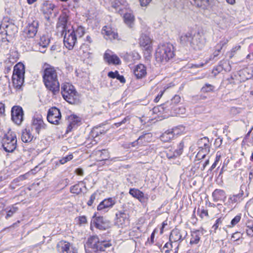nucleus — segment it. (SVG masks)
Wrapping results in <instances>:
<instances>
[{
	"instance_id": "obj_1",
	"label": "nucleus",
	"mask_w": 253,
	"mask_h": 253,
	"mask_svg": "<svg viewBox=\"0 0 253 253\" xmlns=\"http://www.w3.org/2000/svg\"><path fill=\"white\" fill-rule=\"evenodd\" d=\"M43 80L46 87L54 94L59 91L60 85L56 70L54 67L46 68L43 74Z\"/></svg>"
},
{
	"instance_id": "obj_2",
	"label": "nucleus",
	"mask_w": 253,
	"mask_h": 253,
	"mask_svg": "<svg viewBox=\"0 0 253 253\" xmlns=\"http://www.w3.org/2000/svg\"><path fill=\"white\" fill-rule=\"evenodd\" d=\"M173 46L169 43L158 45L155 52L157 62L166 63L174 56Z\"/></svg>"
},
{
	"instance_id": "obj_3",
	"label": "nucleus",
	"mask_w": 253,
	"mask_h": 253,
	"mask_svg": "<svg viewBox=\"0 0 253 253\" xmlns=\"http://www.w3.org/2000/svg\"><path fill=\"white\" fill-rule=\"evenodd\" d=\"M61 93L63 98L70 104H75L79 101V95L74 87L66 84L61 87Z\"/></svg>"
},
{
	"instance_id": "obj_4",
	"label": "nucleus",
	"mask_w": 253,
	"mask_h": 253,
	"mask_svg": "<svg viewBox=\"0 0 253 253\" xmlns=\"http://www.w3.org/2000/svg\"><path fill=\"white\" fill-rule=\"evenodd\" d=\"M2 147L7 152H12L16 148L17 139L15 134L8 132L5 134L2 139Z\"/></svg>"
},
{
	"instance_id": "obj_5",
	"label": "nucleus",
	"mask_w": 253,
	"mask_h": 253,
	"mask_svg": "<svg viewBox=\"0 0 253 253\" xmlns=\"http://www.w3.org/2000/svg\"><path fill=\"white\" fill-rule=\"evenodd\" d=\"M87 246L93 249L94 252L105 251L107 248L111 247V244L108 242L99 241L97 236L90 237L87 242Z\"/></svg>"
},
{
	"instance_id": "obj_6",
	"label": "nucleus",
	"mask_w": 253,
	"mask_h": 253,
	"mask_svg": "<svg viewBox=\"0 0 253 253\" xmlns=\"http://www.w3.org/2000/svg\"><path fill=\"white\" fill-rule=\"evenodd\" d=\"M199 152L197 155L198 159H204L210 151L211 144L209 139L207 137H204L199 139L197 142Z\"/></svg>"
},
{
	"instance_id": "obj_7",
	"label": "nucleus",
	"mask_w": 253,
	"mask_h": 253,
	"mask_svg": "<svg viewBox=\"0 0 253 253\" xmlns=\"http://www.w3.org/2000/svg\"><path fill=\"white\" fill-rule=\"evenodd\" d=\"M63 42L64 45L69 50L73 48L77 42L76 35L75 34L74 30L68 29L64 32Z\"/></svg>"
},
{
	"instance_id": "obj_8",
	"label": "nucleus",
	"mask_w": 253,
	"mask_h": 253,
	"mask_svg": "<svg viewBox=\"0 0 253 253\" xmlns=\"http://www.w3.org/2000/svg\"><path fill=\"white\" fill-rule=\"evenodd\" d=\"M45 125L44 123L42 118L41 115L35 116L32 121L31 131L34 132L37 137L40 134V131L45 128Z\"/></svg>"
},
{
	"instance_id": "obj_9",
	"label": "nucleus",
	"mask_w": 253,
	"mask_h": 253,
	"mask_svg": "<svg viewBox=\"0 0 253 253\" xmlns=\"http://www.w3.org/2000/svg\"><path fill=\"white\" fill-rule=\"evenodd\" d=\"M61 119V112L56 107H52L48 110L47 120L49 123L55 125L60 124V121Z\"/></svg>"
},
{
	"instance_id": "obj_10",
	"label": "nucleus",
	"mask_w": 253,
	"mask_h": 253,
	"mask_svg": "<svg viewBox=\"0 0 253 253\" xmlns=\"http://www.w3.org/2000/svg\"><path fill=\"white\" fill-rule=\"evenodd\" d=\"M39 27V21L35 18L29 19V23L25 28V33L27 37L30 38H34L37 34Z\"/></svg>"
},
{
	"instance_id": "obj_11",
	"label": "nucleus",
	"mask_w": 253,
	"mask_h": 253,
	"mask_svg": "<svg viewBox=\"0 0 253 253\" xmlns=\"http://www.w3.org/2000/svg\"><path fill=\"white\" fill-rule=\"evenodd\" d=\"M93 218V223L95 227L99 230H106L110 227V222L103 216H96L95 214Z\"/></svg>"
},
{
	"instance_id": "obj_12",
	"label": "nucleus",
	"mask_w": 253,
	"mask_h": 253,
	"mask_svg": "<svg viewBox=\"0 0 253 253\" xmlns=\"http://www.w3.org/2000/svg\"><path fill=\"white\" fill-rule=\"evenodd\" d=\"M68 21V16L65 13H62L58 18V21L57 23L56 28L58 32L61 33V35L63 36L64 32L68 30V27L67 23Z\"/></svg>"
},
{
	"instance_id": "obj_13",
	"label": "nucleus",
	"mask_w": 253,
	"mask_h": 253,
	"mask_svg": "<svg viewBox=\"0 0 253 253\" xmlns=\"http://www.w3.org/2000/svg\"><path fill=\"white\" fill-rule=\"evenodd\" d=\"M23 111L19 106H14L11 109V118L13 121L17 125L21 124L23 119Z\"/></svg>"
},
{
	"instance_id": "obj_14",
	"label": "nucleus",
	"mask_w": 253,
	"mask_h": 253,
	"mask_svg": "<svg viewBox=\"0 0 253 253\" xmlns=\"http://www.w3.org/2000/svg\"><path fill=\"white\" fill-rule=\"evenodd\" d=\"M205 41L199 34H194L190 46L195 50H201L205 46Z\"/></svg>"
},
{
	"instance_id": "obj_15",
	"label": "nucleus",
	"mask_w": 253,
	"mask_h": 253,
	"mask_svg": "<svg viewBox=\"0 0 253 253\" xmlns=\"http://www.w3.org/2000/svg\"><path fill=\"white\" fill-rule=\"evenodd\" d=\"M128 214L124 211H120L116 213V223L119 226L128 224Z\"/></svg>"
},
{
	"instance_id": "obj_16",
	"label": "nucleus",
	"mask_w": 253,
	"mask_h": 253,
	"mask_svg": "<svg viewBox=\"0 0 253 253\" xmlns=\"http://www.w3.org/2000/svg\"><path fill=\"white\" fill-rule=\"evenodd\" d=\"M129 194L133 197L137 199L141 203H144L145 201L148 199V196H145L144 194L139 190L135 188H130Z\"/></svg>"
},
{
	"instance_id": "obj_17",
	"label": "nucleus",
	"mask_w": 253,
	"mask_h": 253,
	"mask_svg": "<svg viewBox=\"0 0 253 253\" xmlns=\"http://www.w3.org/2000/svg\"><path fill=\"white\" fill-rule=\"evenodd\" d=\"M102 34L106 40H113L117 39L118 37V34L114 31H113L112 28L108 26H105L103 27Z\"/></svg>"
},
{
	"instance_id": "obj_18",
	"label": "nucleus",
	"mask_w": 253,
	"mask_h": 253,
	"mask_svg": "<svg viewBox=\"0 0 253 253\" xmlns=\"http://www.w3.org/2000/svg\"><path fill=\"white\" fill-rule=\"evenodd\" d=\"M139 44L141 46L145 48L147 51H151L152 49L151 40L146 34H142L139 39Z\"/></svg>"
},
{
	"instance_id": "obj_19",
	"label": "nucleus",
	"mask_w": 253,
	"mask_h": 253,
	"mask_svg": "<svg viewBox=\"0 0 253 253\" xmlns=\"http://www.w3.org/2000/svg\"><path fill=\"white\" fill-rule=\"evenodd\" d=\"M116 203L115 199L112 198H109L104 199L97 206L98 211H102L108 208H112Z\"/></svg>"
},
{
	"instance_id": "obj_20",
	"label": "nucleus",
	"mask_w": 253,
	"mask_h": 253,
	"mask_svg": "<svg viewBox=\"0 0 253 253\" xmlns=\"http://www.w3.org/2000/svg\"><path fill=\"white\" fill-rule=\"evenodd\" d=\"M57 247L60 253H77L76 251L70 250V244L66 241H60L57 244Z\"/></svg>"
},
{
	"instance_id": "obj_21",
	"label": "nucleus",
	"mask_w": 253,
	"mask_h": 253,
	"mask_svg": "<svg viewBox=\"0 0 253 253\" xmlns=\"http://www.w3.org/2000/svg\"><path fill=\"white\" fill-rule=\"evenodd\" d=\"M104 59L109 64L119 65L121 63V60L118 56L111 54L107 51L104 53Z\"/></svg>"
},
{
	"instance_id": "obj_22",
	"label": "nucleus",
	"mask_w": 253,
	"mask_h": 253,
	"mask_svg": "<svg viewBox=\"0 0 253 253\" xmlns=\"http://www.w3.org/2000/svg\"><path fill=\"white\" fill-rule=\"evenodd\" d=\"M212 196L213 201L215 202L218 201L224 202L226 198L225 192L223 190L218 189L213 191Z\"/></svg>"
},
{
	"instance_id": "obj_23",
	"label": "nucleus",
	"mask_w": 253,
	"mask_h": 253,
	"mask_svg": "<svg viewBox=\"0 0 253 253\" xmlns=\"http://www.w3.org/2000/svg\"><path fill=\"white\" fill-rule=\"evenodd\" d=\"M133 73L137 79H141L144 77L147 74L146 67L143 64H138L134 69Z\"/></svg>"
},
{
	"instance_id": "obj_24",
	"label": "nucleus",
	"mask_w": 253,
	"mask_h": 253,
	"mask_svg": "<svg viewBox=\"0 0 253 253\" xmlns=\"http://www.w3.org/2000/svg\"><path fill=\"white\" fill-rule=\"evenodd\" d=\"M35 135L36 134L34 132H33V133H32L31 130L29 128H26L22 132L21 139L25 143L30 142L34 138H36Z\"/></svg>"
},
{
	"instance_id": "obj_25",
	"label": "nucleus",
	"mask_w": 253,
	"mask_h": 253,
	"mask_svg": "<svg viewBox=\"0 0 253 253\" xmlns=\"http://www.w3.org/2000/svg\"><path fill=\"white\" fill-rule=\"evenodd\" d=\"M227 17L228 15L224 13H221L218 15H216L214 17V21L217 25H219L221 28L226 26V24L227 22Z\"/></svg>"
},
{
	"instance_id": "obj_26",
	"label": "nucleus",
	"mask_w": 253,
	"mask_h": 253,
	"mask_svg": "<svg viewBox=\"0 0 253 253\" xmlns=\"http://www.w3.org/2000/svg\"><path fill=\"white\" fill-rule=\"evenodd\" d=\"M194 34L192 32H187L181 35L180 41V43L186 46L191 45V42L192 41Z\"/></svg>"
},
{
	"instance_id": "obj_27",
	"label": "nucleus",
	"mask_w": 253,
	"mask_h": 253,
	"mask_svg": "<svg viewBox=\"0 0 253 253\" xmlns=\"http://www.w3.org/2000/svg\"><path fill=\"white\" fill-rule=\"evenodd\" d=\"M182 240V235L180 231L177 228L173 229L169 236V241L171 242H176Z\"/></svg>"
},
{
	"instance_id": "obj_28",
	"label": "nucleus",
	"mask_w": 253,
	"mask_h": 253,
	"mask_svg": "<svg viewBox=\"0 0 253 253\" xmlns=\"http://www.w3.org/2000/svg\"><path fill=\"white\" fill-rule=\"evenodd\" d=\"M24 81V76L17 75L12 76V82L14 87L16 89H20Z\"/></svg>"
},
{
	"instance_id": "obj_29",
	"label": "nucleus",
	"mask_w": 253,
	"mask_h": 253,
	"mask_svg": "<svg viewBox=\"0 0 253 253\" xmlns=\"http://www.w3.org/2000/svg\"><path fill=\"white\" fill-rule=\"evenodd\" d=\"M174 135L175 133L174 129H172V130H169L163 133L161 135L160 138L162 141L167 142L173 139Z\"/></svg>"
},
{
	"instance_id": "obj_30",
	"label": "nucleus",
	"mask_w": 253,
	"mask_h": 253,
	"mask_svg": "<svg viewBox=\"0 0 253 253\" xmlns=\"http://www.w3.org/2000/svg\"><path fill=\"white\" fill-rule=\"evenodd\" d=\"M25 66L24 64L19 62L14 67L13 75L24 76Z\"/></svg>"
},
{
	"instance_id": "obj_31",
	"label": "nucleus",
	"mask_w": 253,
	"mask_h": 253,
	"mask_svg": "<svg viewBox=\"0 0 253 253\" xmlns=\"http://www.w3.org/2000/svg\"><path fill=\"white\" fill-rule=\"evenodd\" d=\"M50 42L49 39L45 36H41L40 41L38 42L39 46L42 47L43 48L42 50H40V52L42 53H45L46 50L45 48L48 45Z\"/></svg>"
},
{
	"instance_id": "obj_32",
	"label": "nucleus",
	"mask_w": 253,
	"mask_h": 253,
	"mask_svg": "<svg viewBox=\"0 0 253 253\" xmlns=\"http://www.w3.org/2000/svg\"><path fill=\"white\" fill-rule=\"evenodd\" d=\"M151 136V133H145L139 137V138L132 143L133 146H135V144H140L141 145H145V142L149 141V138Z\"/></svg>"
},
{
	"instance_id": "obj_33",
	"label": "nucleus",
	"mask_w": 253,
	"mask_h": 253,
	"mask_svg": "<svg viewBox=\"0 0 253 253\" xmlns=\"http://www.w3.org/2000/svg\"><path fill=\"white\" fill-rule=\"evenodd\" d=\"M168 110L170 111L173 115H183L185 113V108L182 106L179 105L175 107V106L170 107V109H168Z\"/></svg>"
},
{
	"instance_id": "obj_34",
	"label": "nucleus",
	"mask_w": 253,
	"mask_h": 253,
	"mask_svg": "<svg viewBox=\"0 0 253 253\" xmlns=\"http://www.w3.org/2000/svg\"><path fill=\"white\" fill-rule=\"evenodd\" d=\"M181 98L178 95H175L171 99L170 102H168L166 104V108H168V109H170V107L175 106L176 107L178 106V103L180 101Z\"/></svg>"
},
{
	"instance_id": "obj_35",
	"label": "nucleus",
	"mask_w": 253,
	"mask_h": 253,
	"mask_svg": "<svg viewBox=\"0 0 253 253\" xmlns=\"http://www.w3.org/2000/svg\"><path fill=\"white\" fill-rule=\"evenodd\" d=\"M5 32L7 36H13L17 32V28L14 24H10L5 26Z\"/></svg>"
},
{
	"instance_id": "obj_36",
	"label": "nucleus",
	"mask_w": 253,
	"mask_h": 253,
	"mask_svg": "<svg viewBox=\"0 0 253 253\" xmlns=\"http://www.w3.org/2000/svg\"><path fill=\"white\" fill-rule=\"evenodd\" d=\"M125 23L129 27H132L134 21V16L130 13H126L124 15Z\"/></svg>"
},
{
	"instance_id": "obj_37",
	"label": "nucleus",
	"mask_w": 253,
	"mask_h": 253,
	"mask_svg": "<svg viewBox=\"0 0 253 253\" xmlns=\"http://www.w3.org/2000/svg\"><path fill=\"white\" fill-rule=\"evenodd\" d=\"M201 234L202 233L199 230L193 231L191 234V239L190 242V244H198L200 241Z\"/></svg>"
},
{
	"instance_id": "obj_38",
	"label": "nucleus",
	"mask_w": 253,
	"mask_h": 253,
	"mask_svg": "<svg viewBox=\"0 0 253 253\" xmlns=\"http://www.w3.org/2000/svg\"><path fill=\"white\" fill-rule=\"evenodd\" d=\"M69 119L70 124L68 128L70 130L80 121V119L75 115L70 116Z\"/></svg>"
},
{
	"instance_id": "obj_39",
	"label": "nucleus",
	"mask_w": 253,
	"mask_h": 253,
	"mask_svg": "<svg viewBox=\"0 0 253 253\" xmlns=\"http://www.w3.org/2000/svg\"><path fill=\"white\" fill-rule=\"evenodd\" d=\"M243 195V192L242 191L241 193L230 196L228 202L225 204L230 205L231 204L236 203L238 202V200L241 198Z\"/></svg>"
},
{
	"instance_id": "obj_40",
	"label": "nucleus",
	"mask_w": 253,
	"mask_h": 253,
	"mask_svg": "<svg viewBox=\"0 0 253 253\" xmlns=\"http://www.w3.org/2000/svg\"><path fill=\"white\" fill-rule=\"evenodd\" d=\"M96 155H98L100 157V161L107 160L108 158V153L105 150H98L95 152Z\"/></svg>"
},
{
	"instance_id": "obj_41",
	"label": "nucleus",
	"mask_w": 253,
	"mask_h": 253,
	"mask_svg": "<svg viewBox=\"0 0 253 253\" xmlns=\"http://www.w3.org/2000/svg\"><path fill=\"white\" fill-rule=\"evenodd\" d=\"M197 6L206 8L209 5V0H193Z\"/></svg>"
},
{
	"instance_id": "obj_42",
	"label": "nucleus",
	"mask_w": 253,
	"mask_h": 253,
	"mask_svg": "<svg viewBox=\"0 0 253 253\" xmlns=\"http://www.w3.org/2000/svg\"><path fill=\"white\" fill-rule=\"evenodd\" d=\"M70 191L72 193L78 195L82 192V189L78 183L71 186L70 187Z\"/></svg>"
},
{
	"instance_id": "obj_43",
	"label": "nucleus",
	"mask_w": 253,
	"mask_h": 253,
	"mask_svg": "<svg viewBox=\"0 0 253 253\" xmlns=\"http://www.w3.org/2000/svg\"><path fill=\"white\" fill-rule=\"evenodd\" d=\"M18 210V208L15 206H12L9 208V209L7 211V214L5 216L6 218H8L12 216Z\"/></svg>"
},
{
	"instance_id": "obj_44",
	"label": "nucleus",
	"mask_w": 253,
	"mask_h": 253,
	"mask_svg": "<svg viewBox=\"0 0 253 253\" xmlns=\"http://www.w3.org/2000/svg\"><path fill=\"white\" fill-rule=\"evenodd\" d=\"M184 144L183 142H181L178 146V148L174 151L173 156L177 157L180 155L183 151Z\"/></svg>"
},
{
	"instance_id": "obj_45",
	"label": "nucleus",
	"mask_w": 253,
	"mask_h": 253,
	"mask_svg": "<svg viewBox=\"0 0 253 253\" xmlns=\"http://www.w3.org/2000/svg\"><path fill=\"white\" fill-rule=\"evenodd\" d=\"M74 32L75 34H76V35L77 38L78 37L81 38L82 36H83V35L84 34V28L82 26H79L77 28V29L75 31L74 30Z\"/></svg>"
},
{
	"instance_id": "obj_46",
	"label": "nucleus",
	"mask_w": 253,
	"mask_h": 253,
	"mask_svg": "<svg viewBox=\"0 0 253 253\" xmlns=\"http://www.w3.org/2000/svg\"><path fill=\"white\" fill-rule=\"evenodd\" d=\"M214 86L212 85L211 84H206L205 86H204L202 89L201 91L203 92L206 93V92H209L210 91H211L213 90Z\"/></svg>"
},
{
	"instance_id": "obj_47",
	"label": "nucleus",
	"mask_w": 253,
	"mask_h": 253,
	"mask_svg": "<svg viewBox=\"0 0 253 253\" xmlns=\"http://www.w3.org/2000/svg\"><path fill=\"white\" fill-rule=\"evenodd\" d=\"M241 48V46L240 45H237L233 48L230 51L228 52L227 53V54L228 55L229 57L231 59L235 54L236 52L239 50H240Z\"/></svg>"
},
{
	"instance_id": "obj_48",
	"label": "nucleus",
	"mask_w": 253,
	"mask_h": 253,
	"mask_svg": "<svg viewBox=\"0 0 253 253\" xmlns=\"http://www.w3.org/2000/svg\"><path fill=\"white\" fill-rule=\"evenodd\" d=\"M26 178L25 175H21L17 178H15L13 180V182H12L11 186L16 184L17 185H20L19 184H18L19 182L23 181L25 180Z\"/></svg>"
},
{
	"instance_id": "obj_49",
	"label": "nucleus",
	"mask_w": 253,
	"mask_h": 253,
	"mask_svg": "<svg viewBox=\"0 0 253 253\" xmlns=\"http://www.w3.org/2000/svg\"><path fill=\"white\" fill-rule=\"evenodd\" d=\"M73 158V156L72 154L66 156L65 157L62 158L59 160L60 164L63 165L67 163V162L71 160Z\"/></svg>"
},
{
	"instance_id": "obj_50",
	"label": "nucleus",
	"mask_w": 253,
	"mask_h": 253,
	"mask_svg": "<svg viewBox=\"0 0 253 253\" xmlns=\"http://www.w3.org/2000/svg\"><path fill=\"white\" fill-rule=\"evenodd\" d=\"M96 195L97 193L96 192H94L90 196L89 200L87 202V205L88 206H91L92 205L94 200H95Z\"/></svg>"
},
{
	"instance_id": "obj_51",
	"label": "nucleus",
	"mask_w": 253,
	"mask_h": 253,
	"mask_svg": "<svg viewBox=\"0 0 253 253\" xmlns=\"http://www.w3.org/2000/svg\"><path fill=\"white\" fill-rule=\"evenodd\" d=\"M241 220V216L239 215H236L231 221L232 226L236 225Z\"/></svg>"
},
{
	"instance_id": "obj_52",
	"label": "nucleus",
	"mask_w": 253,
	"mask_h": 253,
	"mask_svg": "<svg viewBox=\"0 0 253 253\" xmlns=\"http://www.w3.org/2000/svg\"><path fill=\"white\" fill-rule=\"evenodd\" d=\"M247 234L251 236H253V225H248L246 229Z\"/></svg>"
},
{
	"instance_id": "obj_53",
	"label": "nucleus",
	"mask_w": 253,
	"mask_h": 253,
	"mask_svg": "<svg viewBox=\"0 0 253 253\" xmlns=\"http://www.w3.org/2000/svg\"><path fill=\"white\" fill-rule=\"evenodd\" d=\"M221 218H218L216 220L215 223L212 226V228L214 230V232H215L216 230L218 228L219 224L221 223Z\"/></svg>"
},
{
	"instance_id": "obj_54",
	"label": "nucleus",
	"mask_w": 253,
	"mask_h": 253,
	"mask_svg": "<svg viewBox=\"0 0 253 253\" xmlns=\"http://www.w3.org/2000/svg\"><path fill=\"white\" fill-rule=\"evenodd\" d=\"M229 40L226 38H223L222 39L219 43H217L218 46H220L221 47L223 48V47L226 45L227 43L228 42Z\"/></svg>"
},
{
	"instance_id": "obj_55",
	"label": "nucleus",
	"mask_w": 253,
	"mask_h": 253,
	"mask_svg": "<svg viewBox=\"0 0 253 253\" xmlns=\"http://www.w3.org/2000/svg\"><path fill=\"white\" fill-rule=\"evenodd\" d=\"M118 73L119 72L117 71L115 72L110 71L108 73V76L111 78L115 79L116 78Z\"/></svg>"
},
{
	"instance_id": "obj_56",
	"label": "nucleus",
	"mask_w": 253,
	"mask_h": 253,
	"mask_svg": "<svg viewBox=\"0 0 253 253\" xmlns=\"http://www.w3.org/2000/svg\"><path fill=\"white\" fill-rule=\"evenodd\" d=\"M241 234L240 232H236L232 236V239H234V241H238L241 237Z\"/></svg>"
},
{
	"instance_id": "obj_57",
	"label": "nucleus",
	"mask_w": 253,
	"mask_h": 253,
	"mask_svg": "<svg viewBox=\"0 0 253 253\" xmlns=\"http://www.w3.org/2000/svg\"><path fill=\"white\" fill-rule=\"evenodd\" d=\"M141 6H147L152 0H139Z\"/></svg>"
},
{
	"instance_id": "obj_58",
	"label": "nucleus",
	"mask_w": 253,
	"mask_h": 253,
	"mask_svg": "<svg viewBox=\"0 0 253 253\" xmlns=\"http://www.w3.org/2000/svg\"><path fill=\"white\" fill-rule=\"evenodd\" d=\"M112 6L115 8H119L120 6V2L118 0H112Z\"/></svg>"
},
{
	"instance_id": "obj_59",
	"label": "nucleus",
	"mask_w": 253,
	"mask_h": 253,
	"mask_svg": "<svg viewBox=\"0 0 253 253\" xmlns=\"http://www.w3.org/2000/svg\"><path fill=\"white\" fill-rule=\"evenodd\" d=\"M116 79L118 80L121 83H125L126 82V80L124 77L122 75H120L119 73L117 75Z\"/></svg>"
},
{
	"instance_id": "obj_60",
	"label": "nucleus",
	"mask_w": 253,
	"mask_h": 253,
	"mask_svg": "<svg viewBox=\"0 0 253 253\" xmlns=\"http://www.w3.org/2000/svg\"><path fill=\"white\" fill-rule=\"evenodd\" d=\"M164 91H161L159 93V94L157 95V96L156 97V98L154 99V101H155V102H156V103H157V102H158L160 100V98L162 97V95H163V93H164Z\"/></svg>"
},
{
	"instance_id": "obj_61",
	"label": "nucleus",
	"mask_w": 253,
	"mask_h": 253,
	"mask_svg": "<svg viewBox=\"0 0 253 253\" xmlns=\"http://www.w3.org/2000/svg\"><path fill=\"white\" fill-rule=\"evenodd\" d=\"M100 133V134L102 133L103 132H102L100 130H99V128L96 127L93 129L92 130V133L94 134H95V136H97L98 135V133Z\"/></svg>"
},
{
	"instance_id": "obj_62",
	"label": "nucleus",
	"mask_w": 253,
	"mask_h": 253,
	"mask_svg": "<svg viewBox=\"0 0 253 253\" xmlns=\"http://www.w3.org/2000/svg\"><path fill=\"white\" fill-rule=\"evenodd\" d=\"M79 222L80 223H85L87 222L86 218L85 216H80L79 217Z\"/></svg>"
},
{
	"instance_id": "obj_63",
	"label": "nucleus",
	"mask_w": 253,
	"mask_h": 253,
	"mask_svg": "<svg viewBox=\"0 0 253 253\" xmlns=\"http://www.w3.org/2000/svg\"><path fill=\"white\" fill-rule=\"evenodd\" d=\"M75 172L78 175H83L84 174V171L81 168H78L76 169Z\"/></svg>"
},
{
	"instance_id": "obj_64",
	"label": "nucleus",
	"mask_w": 253,
	"mask_h": 253,
	"mask_svg": "<svg viewBox=\"0 0 253 253\" xmlns=\"http://www.w3.org/2000/svg\"><path fill=\"white\" fill-rule=\"evenodd\" d=\"M5 112V106L3 104L0 103V114H3Z\"/></svg>"
}]
</instances>
